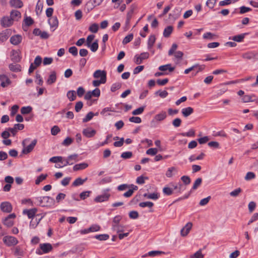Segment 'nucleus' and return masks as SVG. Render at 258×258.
<instances>
[{"mask_svg":"<svg viewBox=\"0 0 258 258\" xmlns=\"http://www.w3.org/2000/svg\"><path fill=\"white\" fill-rule=\"evenodd\" d=\"M4 243L8 246H14L18 243L17 239L12 236H5L3 238Z\"/></svg>","mask_w":258,"mask_h":258,"instance_id":"obj_6","label":"nucleus"},{"mask_svg":"<svg viewBox=\"0 0 258 258\" xmlns=\"http://www.w3.org/2000/svg\"><path fill=\"white\" fill-rule=\"evenodd\" d=\"M98 114V113H96V114H94L93 112L90 111L86 115L85 118L83 119V122H87L90 120L94 115H97Z\"/></svg>","mask_w":258,"mask_h":258,"instance_id":"obj_37","label":"nucleus"},{"mask_svg":"<svg viewBox=\"0 0 258 258\" xmlns=\"http://www.w3.org/2000/svg\"><path fill=\"white\" fill-rule=\"evenodd\" d=\"M47 177V174H41L40 175L38 176L37 178H36V179L35 180V184L37 185L39 184L41 181L45 180Z\"/></svg>","mask_w":258,"mask_h":258,"instance_id":"obj_41","label":"nucleus"},{"mask_svg":"<svg viewBox=\"0 0 258 258\" xmlns=\"http://www.w3.org/2000/svg\"><path fill=\"white\" fill-rule=\"evenodd\" d=\"M32 110V107L30 106H24L21 108V112L22 114L30 113Z\"/></svg>","mask_w":258,"mask_h":258,"instance_id":"obj_36","label":"nucleus"},{"mask_svg":"<svg viewBox=\"0 0 258 258\" xmlns=\"http://www.w3.org/2000/svg\"><path fill=\"white\" fill-rule=\"evenodd\" d=\"M149 54L148 52H143L141 53L140 56L136 55L135 56V62L139 64H141L143 60L145 59H147L149 57Z\"/></svg>","mask_w":258,"mask_h":258,"instance_id":"obj_9","label":"nucleus"},{"mask_svg":"<svg viewBox=\"0 0 258 258\" xmlns=\"http://www.w3.org/2000/svg\"><path fill=\"white\" fill-rule=\"evenodd\" d=\"M22 41V37L20 35H15L10 38V42L15 45H17Z\"/></svg>","mask_w":258,"mask_h":258,"instance_id":"obj_17","label":"nucleus"},{"mask_svg":"<svg viewBox=\"0 0 258 258\" xmlns=\"http://www.w3.org/2000/svg\"><path fill=\"white\" fill-rule=\"evenodd\" d=\"M145 106H142V107H140L134 110L132 112V114L134 115H139V114H142L143 112V111L145 109Z\"/></svg>","mask_w":258,"mask_h":258,"instance_id":"obj_44","label":"nucleus"},{"mask_svg":"<svg viewBox=\"0 0 258 258\" xmlns=\"http://www.w3.org/2000/svg\"><path fill=\"white\" fill-rule=\"evenodd\" d=\"M59 132L60 129L57 125L53 126L51 129V133L53 136L56 135Z\"/></svg>","mask_w":258,"mask_h":258,"instance_id":"obj_64","label":"nucleus"},{"mask_svg":"<svg viewBox=\"0 0 258 258\" xmlns=\"http://www.w3.org/2000/svg\"><path fill=\"white\" fill-rule=\"evenodd\" d=\"M194 112V109L191 107L183 108L181 113L184 117H186Z\"/></svg>","mask_w":258,"mask_h":258,"instance_id":"obj_24","label":"nucleus"},{"mask_svg":"<svg viewBox=\"0 0 258 258\" xmlns=\"http://www.w3.org/2000/svg\"><path fill=\"white\" fill-rule=\"evenodd\" d=\"M247 34V33H242L239 35L234 36L232 38L230 37L229 39H231L237 42H241L243 41L245 36Z\"/></svg>","mask_w":258,"mask_h":258,"instance_id":"obj_23","label":"nucleus"},{"mask_svg":"<svg viewBox=\"0 0 258 258\" xmlns=\"http://www.w3.org/2000/svg\"><path fill=\"white\" fill-rule=\"evenodd\" d=\"M29 139H26L23 141L22 142V145L23 146V149L22 151V153L24 154H27L29 153H30L32 150H33L34 147L36 146L37 141L36 139L33 140L31 143L28 145V146L26 147V142L27 141H28Z\"/></svg>","mask_w":258,"mask_h":258,"instance_id":"obj_2","label":"nucleus"},{"mask_svg":"<svg viewBox=\"0 0 258 258\" xmlns=\"http://www.w3.org/2000/svg\"><path fill=\"white\" fill-rule=\"evenodd\" d=\"M17 62L12 63L9 65L10 70L13 72H19L21 71V66Z\"/></svg>","mask_w":258,"mask_h":258,"instance_id":"obj_19","label":"nucleus"},{"mask_svg":"<svg viewBox=\"0 0 258 258\" xmlns=\"http://www.w3.org/2000/svg\"><path fill=\"white\" fill-rule=\"evenodd\" d=\"M156 40L155 36L154 35H151L148 39V48L149 49H151L153 46Z\"/></svg>","mask_w":258,"mask_h":258,"instance_id":"obj_34","label":"nucleus"},{"mask_svg":"<svg viewBox=\"0 0 258 258\" xmlns=\"http://www.w3.org/2000/svg\"><path fill=\"white\" fill-rule=\"evenodd\" d=\"M133 156V153L131 151L123 152L120 157L124 159H130Z\"/></svg>","mask_w":258,"mask_h":258,"instance_id":"obj_42","label":"nucleus"},{"mask_svg":"<svg viewBox=\"0 0 258 258\" xmlns=\"http://www.w3.org/2000/svg\"><path fill=\"white\" fill-rule=\"evenodd\" d=\"M211 198V196H208V197L201 200L199 203L200 205L202 206H205L209 203Z\"/></svg>","mask_w":258,"mask_h":258,"instance_id":"obj_62","label":"nucleus"},{"mask_svg":"<svg viewBox=\"0 0 258 258\" xmlns=\"http://www.w3.org/2000/svg\"><path fill=\"white\" fill-rule=\"evenodd\" d=\"M25 24L27 26H30L34 23V20L30 17H26L24 19Z\"/></svg>","mask_w":258,"mask_h":258,"instance_id":"obj_54","label":"nucleus"},{"mask_svg":"<svg viewBox=\"0 0 258 258\" xmlns=\"http://www.w3.org/2000/svg\"><path fill=\"white\" fill-rule=\"evenodd\" d=\"M56 80V72L53 71L51 72L50 75L46 81L48 85H51L53 84Z\"/></svg>","mask_w":258,"mask_h":258,"instance_id":"obj_22","label":"nucleus"},{"mask_svg":"<svg viewBox=\"0 0 258 258\" xmlns=\"http://www.w3.org/2000/svg\"><path fill=\"white\" fill-rule=\"evenodd\" d=\"M91 193V191H83L80 194V197L82 200H85L87 198L90 196V194Z\"/></svg>","mask_w":258,"mask_h":258,"instance_id":"obj_55","label":"nucleus"},{"mask_svg":"<svg viewBox=\"0 0 258 258\" xmlns=\"http://www.w3.org/2000/svg\"><path fill=\"white\" fill-rule=\"evenodd\" d=\"M67 96L71 101H73L76 99V93L74 90H71L68 92Z\"/></svg>","mask_w":258,"mask_h":258,"instance_id":"obj_32","label":"nucleus"},{"mask_svg":"<svg viewBox=\"0 0 258 258\" xmlns=\"http://www.w3.org/2000/svg\"><path fill=\"white\" fill-rule=\"evenodd\" d=\"M39 205L42 207H50L55 204L54 199L49 196H45L37 198Z\"/></svg>","mask_w":258,"mask_h":258,"instance_id":"obj_1","label":"nucleus"},{"mask_svg":"<svg viewBox=\"0 0 258 258\" xmlns=\"http://www.w3.org/2000/svg\"><path fill=\"white\" fill-rule=\"evenodd\" d=\"M192 224L191 222H188L180 230V234L182 236H186L189 232Z\"/></svg>","mask_w":258,"mask_h":258,"instance_id":"obj_14","label":"nucleus"},{"mask_svg":"<svg viewBox=\"0 0 258 258\" xmlns=\"http://www.w3.org/2000/svg\"><path fill=\"white\" fill-rule=\"evenodd\" d=\"M144 197L149 199L157 200L159 198V195L157 192H154L152 194H144Z\"/></svg>","mask_w":258,"mask_h":258,"instance_id":"obj_30","label":"nucleus"},{"mask_svg":"<svg viewBox=\"0 0 258 258\" xmlns=\"http://www.w3.org/2000/svg\"><path fill=\"white\" fill-rule=\"evenodd\" d=\"M40 249H37L36 253L41 255L43 253H47L51 251L52 249V246L49 243H41L39 245Z\"/></svg>","mask_w":258,"mask_h":258,"instance_id":"obj_3","label":"nucleus"},{"mask_svg":"<svg viewBox=\"0 0 258 258\" xmlns=\"http://www.w3.org/2000/svg\"><path fill=\"white\" fill-rule=\"evenodd\" d=\"M195 135V131L193 130H190L187 133H181L179 134V135L183 137H194Z\"/></svg>","mask_w":258,"mask_h":258,"instance_id":"obj_45","label":"nucleus"},{"mask_svg":"<svg viewBox=\"0 0 258 258\" xmlns=\"http://www.w3.org/2000/svg\"><path fill=\"white\" fill-rule=\"evenodd\" d=\"M10 5L11 7L15 8H21L23 6V3L21 0H11Z\"/></svg>","mask_w":258,"mask_h":258,"instance_id":"obj_21","label":"nucleus"},{"mask_svg":"<svg viewBox=\"0 0 258 258\" xmlns=\"http://www.w3.org/2000/svg\"><path fill=\"white\" fill-rule=\"evenodd\" d=\"M106 72L104 70H97L93 74L94 78H100V80L106 82Z\"/></svg>","mask_w":258,"mask_h":258,"instance_id":"obj_7","label":"nucleus"},{"mask_svg":"<svg viewBox=\"0 0 258 258\" xmlns=\"http://www.w3.org/2000/svg\"><path fill=\"white\" fill-rule=\"evenodd\" d=\"M129 121L132 122L140 123L142 122V119L140 117L132 116L129 118Z\"/></svg>","mask_w":258,"mask_h":258,"instance_id":"obj_57","label":"nucleus"},{"mask_svg":"<svg viewBox=\"0 0 258 258\" xmlns=\"http://www.w3.org/2000/svg\"><path fill=\"white\" fill-rule=\"evenodd\" d=\"M37 211V209L33 208L30 210L25 209L23 213L24 214H26L28 217L30 219L32 218L35 215Z\"/></svg>","mask_w":258,"mask_h":258,"instance_id":"obj_20","label":"nucleus"},{"mask_svg":"<svg viewBox=\"0 0 258 258\" xmlns=\"http://www.w3.org/2000/svg\"><path fill=\"white\" fill-rule=\"evenodd\" d=\"M94 237L99 240L103 241L107 240L109 238V236L107 234H103L96 235Z\"/></svg>","mask_w":258,"mask_h":258,"instance_id":"obj_40","label":"nucleus"},{"mask_svg":"<svg viewBox=\"0 0 258 258\" xmlns=\"http://www.w3.org/2000/svg\"><path fill=\"white\" fill-rule=\"evenodd\" d=\"M89 30L92 33H97L98 30V25L96 23L92 24L89 27Z\"/></svg>","mask_w":258,"mask_h":258,"instance_id":"obj_48","label":"nucleus"},{"mask_svg":"<svg viewBox=\"0 0 258 258\" xmlns=\"http://www.w3.org/2000/svg\"><path fill=\"white\" fill-rule=\"evenodd\" d=\"M255 177V174L252 172H248L245 177L244 179L245 180L248 181L250 180H251L252 179H254Z\"/></svg>","mask_w":258,"mask_h":258,"instance_id":"obj_50","label":"nucleus"},{"mask_svg":"<svg viewBox=\"0 0 258 258\" xmlns=\"http://www.w3.org/2000/svg\"><path fill=\"white\" fill-rule=\"evenodd\" d=\"M88 166V164L86 163H81L76 164L73 167V170L75 171L83 170L86 168Z\"/></svg>","mask_w":258,"mask_h":258,"instance_id":"obj_25","label":"nucleus"},{"mask_svg":"<svg viewBox=\"0 0 258 258\" xmlns=\"http://www.w3.org/2000/svg\"><path fill=\"white\" fill-rule=\"evenodd\" d=\"M13 24V19L8 16L3 17L1 20V24L4 28L8 27Z\"/></svg>","mask_w":258,"mask_h":258,"instance_id":"obj_8","label":"nucleus"},{"mask_svg":"<svg viewBox=\"0 0 258 258\" xmlns=\"http://www.w3.org/2000/svg\"><path fill=\"white\" fill-rule=\"evenodd\" d=\"M121 83H115L112 85L110 90L112 92H114L116 91V90H118L119 89H120L121 88Z\"/></svg>","mask_w":258,"mask_h":258,"instance_id":"obj_49","label":"nucleus"},{"mask_svg":"<svg viewBox=\"0 0 258 258\" xmlns=\"http://www.w3.org/2000/svg\"><path fill=\"white\" fill-rule=\"evenodd\" d=\"M162 253H164V252L159 250H153L149 251L147 254L143 255V257H146L147 255L150 256H155Z\"/></svg>","mask_w":258,"mask_h":258,"instance_id":"obj_33","label":"nucleus"},{"mask_svg":"<svg viewBox=\"0 0 258 258\" xmlns=\"http://www.w3.org/2000/svg\"><path fill=\"white\" fill-rule=\"evenodd\" d=\"M163 192L166 196H170L173 193V190L172 188L165 187L163 189Z\"/></svg>","mask_w":258,"mask_h":258,"instance_id":"obj_43","label":"nucleus"},{"mask_svg":"<svg viewBox=\"0 0 258 258\" xmlns=\"http://www.w3.org/2000/svg\"><path fill=\"white\" fill-rule=\"evenodd\" d=\"M202 249H200L194 254L191 255L190 256V258H204V254H203L202 252Z\"/></svg>","mask_w":258,"mask_h":258,"instance_id":"obj_38","label":"nucleus"},{"mask_svg":"<svg viewBox=\"0 0 258 258\" xmlns=\"http://www.w3.org/2000/svg\"><path fill=\"white\" fill-rule=\"evenodd\" d=\"M10 17L14 21L16 18H20L21 17V14L19 11L13 10L10 13Z\"/></svg>","mask_w":258,"mask_h":258,"instance_id":"obj_29","label":"nucleus"},{"mask_svg":"<svg viewBox=\"0 0 258 258\" xmlns=\"http://www.w3.org/2000/svg\"><path fill=\"white\" fill-rule=\"evenodd\" d=\"M241 191H242V190L240 187L237 188L235 189V190H233L232 191L230 192V195L231 197H237L239 194V193H240L241 192Z\"/></svg>","mask_w":258,"mask_h":258,"instance_id":"obj_63","label":"nucleus"},{"mask_svg":"<svg viewBox=\"0 0 258 258\" xmlns=\"http://www.w3.org/2000/svg\"><path fill=\"white\" fill-rule=\"evenodd\" d=\"M73 141V140L70 137L66 138L62 143V144L65 146H68L70 145Z\"/></svg>","mask_w":258,"mask_h":258,"instance_id":"obj_59","label":"nucleus"},{"mask_svg":"<svg viewBox=\"0 0 258 258\" xmlns=\"http://www.w3.org/2000/svg\"><path fill=\"white\" fill-rule=\"evenodd\" d=\"M103 0H100L99 2L97 3V0L93 1H89L86 4V7L88 8V10H92L96 6L100 5Z\"/></svg>","mask_w":258,"mask_h":258,"instance_id":"obj_16","label":"nucleus"},{"mask_svg":"<svg viewBox=\"0 0 258 258\" xmlns=\"http://www.w3.org/2000/svg\"><path fill=\"white\" fill-rule=\"evenodd\" d=\"M139 213L137 211H132L129 213V217L131 219H136L139 217Z\"/></svg>","mask_w":258,"mask_h":258,"instance_id":"obj_60","label":"nucleus"},{"mask_svg":"<svg viewBox=\"0 0 258 258\" xmlns=\"http://www.w3.org/2000/svg\"><path fill=\"white\" fill-rule=\"evenodd\" d=\"M133 34H130L127 36H126L122 41V43L123 44H126L128 43H129L133 39Z\"/></svg>","mask_w":258,"mask_h":258,"instance_id":"obj_51","label":"nucleus"},{"mask_svg":"<svg viewBox=\"0 0 258 258\" xmlns=\"http://www.w3.org/2000/svg\"><path fill=\"white\" fill-rule=\"evenodd\" d=\"M173 30V27L172 26H168L166 27L163 31V36L164 37L168 38L170 36Z\"/></svg>","mask_w":258,"mask_h":258,"instance_id":"obj_27","label":"nucleus"},{"mask_svg":"<svg viewBox=\"0 0 258 258\" xmlns=\"http://www.w3.org/2000/svg\"><path fill=\"white\" fill-rule=\"evenodd\" d=\"M167 116L166 112L162 111L160 113L156 114L154 116V119L157 121H162L166 118Z\"/></svg>","mask_w":258,"mask_h":258,"instance_id":"obj_26","label":"nucleus"},{"mask_svg":"<svg viewBox=\"0 0 258 258\" xmlns=\"http://www.w3.org/2000/svg\"><path fill=\"white\" fill-rule=\"evenodd\" d=\"M145 179H148V177L143 175L139 176L136 179V183L139 184H143L145 183Z\"/></svg>","mask_w":258,"mask_h":258,"instance_id":"obj_47","label":"nucleus"},{"mask_svg":"<svg viewBox=\"0 0 258 258\" xmlns=\"http://www.w3.org/2000/svg\"><path fill=\"white\" fill-rule=\"evenodd\" d=\"M48 23L51 28H54V30L57 28L58 26V20L56 16H53L48 20Z\"/></svg>","mask_w":258,"mask_h":258,"instance_id":"obj_18","label":"nucleus"},{"mask_svg":"<svg viewBox=\"0 0 258 258\" xmlns=\"http://www.w3.org/2000/svg\"><path fill=\"white\" fill-rule=\"evenodd\" d=\"M40 1L39 0L37 3L36 6V13L37 15H39L38 13V11H40V13H41L42 10H43V4L40 3Z\"/></svg>","mask_w":258,"mask_h":258,"instance_id":"obj_53","label":"nucleus"},{"mask_svg":"<svg viewBox=\"0 0 258 258\" xmlns=\"http://www.w3.org/2000/svg\"><path fill=\"white\" fill-rule=\"evenodd\" d=\"M181 180L185 184V185H188L191 182V180H190V177L188 176H187V175H183V176H182L181 177Z\"/></svg>","mask_w":258,"mask_h":258,"instance_id":"obj_58","label":"nucleus"},{"mask_svg":"<svg viewBox=\"0 0 258 258\" xmlns=\"http://www.w3.org/2000/svg\"><path fill=\"white\" fill-rule=\"evenodd\" d=\"M89 47L92 51L96 52L98 48V40H96L92 44H90Z\"/></svg>","mask_w":258,"mask_h":258,"instance_id":"obj_46","label":"nucleus"},{"mask_svg":"<svg viewBox=\"0 0 258 258\" xmlns=\"http://www.w3.org/2000/svg\"><path fill=\"white\" fill-rule=\"evenodd\" d=\"M69 52L74 56L78 55V49L76 46H72L70 47L69 49Z\"/></svg>","mask_w":258,"mask_h":258,"instance_id":"obj_56","label":"nucleus"},{"mask_svg":"<svg viewBox=\"0 0 258 258\" xmlns=\"http://www.w3.org/2000/svg\"><path fill=\"white\" fill-rule=\"evenodd\" d=\"M202 178H198L194 183V184L192 185V187L190 191V192L186 195L184 196L183 197L179 198L178 199H177L175 202L179 201L184 199H187L188 197L189 196L190 193L192 192V190H196L202 184Z\"/></svg>","mask_w":258,"mask_h":258,"instance_id":"obj_4","label":"nucleus"},{"mask_svg":"<svg viewBox=\"0 0 258 258\" xmlns=\"http://www.w3.org/2000/svg\"><path fill=\"white\" fill-rule=\"evenodd\" d=\"M154 204L151 202H141L139 204V206L142 208H144L145 207L152 208Z\"/></svg>","mask_w":258,"mask_h":258,"instance_id":"obj_52","label":"nucleus"},{"mask_svg":"<svg viewBox=\"0 0 258 258\" xmlns=\"http://www.w3.org/2000/svg\"><path fill=\"white\" fill-rule=\"evenodd\" d=\"M0 81L1 86L3 88L7 87L11 83L10 79L5 75H0Z\"/></svg>","mask_w":258,"mask_h":258,"instance_id":"obj_12","label":"nucleus"},{"mask_svg":"<svg viewBox=\"0 0 258 258\" xmlns=\"http://www.w3.org/2000/svg\"><path fill=\"white\" fill-rule=\"evenodd\" d=\"M110 197V194L107 192H105L102 195L97 196L94 199V201L96 203H101L107 201L109 200Z\"/></svg>","mask_w":258,"mask_h":258,"instance_id":"obj_11","label":"nucleus"},{"mask_svg":"<svg viewBox=\"0 0 258 258\" xmlns=\"http://www.w3.org/2000/svg\"><path fill=\"white\" fill-rule=\"evenodd\" d=\"M11 60L14 62H19L21 60L20 52L15 50H12L11 55Z\"/></svg>","mask_w":258,"mask_h":258,"instance_id":"obj_15","label":"nucleus"},{"mask_svg":"<svg viewBox=\"0 0 258 258\" xmlns=\"http://www.w3.org/2000/svg\"><path fill=\"white\" fill-rule=\"evenodd\" d=\"M87 180V177L84 179H82L81 177H78L73 182L72 185L74 186H78L82 185Z\"/></svg>","mask_w":258,"mask_h":258,"instance_id":"obj_28","label":"nucleus"},{"mask_svg":"<svg viewBox=\"0 0 258 258\" xmlns=\"http://www.w3.org/2000/svg\"><path fill=\"white\" fill-rule=\"evenodd\" d=\"M242 56L244 59H251L255 57V54L254 52L250 51L243 53Z\"/></svg>","mask_w":258,"mask_h":258,"instance_id":"obj_31","label":"nucleus"},{"mask_svg":"<svg viewBox=\"0 0 258 258\" xmlns=\"http://www.w3.org/2000/svg\"><path fill=\"white\" fill-rule=\"evenodd\" d=\"M78 155L77 154H74L71 155H69L66 159H62V161L63 163V165L62 166H59V168H62L64 166H66L68 165H73L74 164V162H71V160H74L75 162H77L78 161Z\"/></svg>","mask_w":258,"mask_h":258,"instance_id":"obj_5","label":"nucleus"},{"mask_svg":"<svg viewBox=\"0 0 258 258\" xmlns=\"http://www.w3.org/2000/svg\"><path fill=\"white\" fill-rule=\"evenodd\" d=\"M82 133L84 136L89 138L94 137L96 133V131L91 127H87L83 130Z\"/></svg>","mask_w":258,"mask_h":258,"instance_id":"obj_13","label":"nucleus"},{"mask_svg":"<svg viewBox=\"0 0 258 258\" xmlns=\"http://www.w3.org/2000/svg\"><path fill=\"white\" fill-rule=\"evenodd\" d=\"M1 210L6 213H10L12 211V206L8 202H2L0 205Z\"/></svg>","mask_w":258,"mask_h":258,"instance_id":"obj_10","label":"nucleus"},{"mask_svg":"<svg viewBox=\"0 0 258 258\" xmlns=\"http://www.w3.org/2000/svg\"><path fill=\"white\" fill-rule=\"evenodd\" d=\"M137 7L136 5L135 4H132L130 6V9L126 15V18L132 19V17L133 14L134 12V11L137 9Z\"/></svg>","mask_w":258,"mask_h":258,"instance_id":"obj_35","label":"nucleus"},{"mask_svg":"<svg viewBox=\"0 0 258 258\" xmlns=\"http://www.w3.org/2000/svg\"><path fill=\"white\" fill-rule=\"evenodd\" d=\"M181 123V120L179 118H176L173 120L172 121V125L175 127H178L180 126Z\"/></svg>","mask_w":258,"mask_h":258,"instance_id":"obj_61","label":"nucleus"},{"mask_svg":"<svg viewBox=\"0 0 258 258\" xmlns=\"http://www.w3.org/2000/svg\"><path fill=\"white\" fill-rule=\"evenodd\" d=\"M62 159L63 157L61 156H54L50 158L49 161L55 163L58 162L63 163Z\"/></svg>","mask_w":258,"mask_h":258,"instance_id":"obj_39","label":"nucleus"}]
</instances>
